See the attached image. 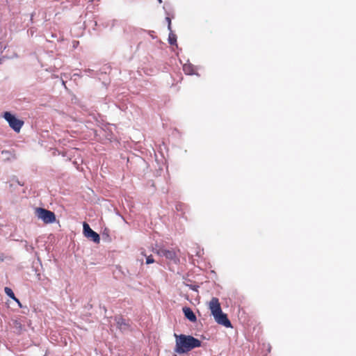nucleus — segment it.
I'll return each mask as SVG.
<instances>
[{
  "label": "nucleus",
  "mask_w": 356,
  "mask_h": 356,
  "mask_svg": "<svg viewBox=\"0 0 356 356\" xmlns=\"http://www.w3.org/2000/svg\"><path fill=\"white\" fill-rule=\"evenodd\" d=\"M190 289H191L193 291H197V289H198V286L190 285Z\"/></svg>",
  "instance_id": "nucleus-13"
},
{
  "label": "nucleus",
  "mask_w": 356,
  "mask_h": 356,
  "mask_svg": "<svg viewBox=\"0 0 356 356\" xmlns=\"http://www.w3.org/2000/svg\"><path fill=\"white\" fill-rule=\"evenodd\" d=\"M17 183H18V184H19V185H21V186H23V185H24V184H23V183H22V184H21V183H20L19 181H17Z\"/></svg>",
  "instance_id": "nucleus-16"
},
{
  "label": "nucleus",
  "mask_w": 356,
  "mask_h": 356,
  "mask_svg": "<svg viewBox=\"0 0 356 356\" xmlns=\"http://www.w3.org/2000/svg\"><path fill=\"white\" fill-rule=\"evenodd\" d=\"M15 300V302H17V303H18V305H19L20 307H22V305H21V303H20L19 300L17 298H16V300Z\"/></svg>",
  "instance_id": "nucleus-14"
},
{
  "label": "nucleus",
  "mask_w": 356,
  "mask_h": 356,
  "mask_svg": "<svg viewBox=\"0 0 356 356\" xmlns=\"http://www.w3.org/2000/svg\"><path fill=\"white\" fill-rule=\"evenodd\" d=\"M159 256L165 257L167 259L177 264L179 259L177 257V252L175 250H167L164 248H159L155 252Z\"/></svg>",
  "instance_id": "nucleus-5"
},
{
  "label": "nucleus",
  "mask_w": 356,
  "mask_h": 356,
  "mask_svg": "<svg viewBox=\"0 0 356 356\" xmlns=\"http://www.w3.org/2000/svg\"><path fill=\"white\" fill-rule=\"evenodd\" d=\"M35 215L47 224L54 222L56 220L54 213L43 208H36Z\"/></svg>",
  "instance_id": "nucleus-4"
},
{
  "label": "nucleus",
  "mask_w": 356,
  "mask_h": 356,
  "mask_svg": "<svg viewBox=\"0 0 356 356\" xmlns=\"http://www.w3.org/2000/svg\"><path fill=\"white\" fill-rule=\"evenodd\" d=\"M209 307L217 323L225 327H232V323L227 314L222 312L219 300L217 298H211L209 303Z\"/></svg>",
  "instance_id": "nucleus-2"
},
{
  "label": "nucleus",
  "mask_w": 356,
  "mask_h": 356,
  "mask_svg": "<svg viewBox=\"0 0 356 356\" xmlns=\"http://www.w3.org/2000/svg\"><path fill=\"white\" fill-rule=\"evenodd\" d=\"M3 118L8 122L9 126L16 132H19L24 122L17 119L15 115H12L10 112H5Z\"/></svg>",
  "instance_id": "nucleus-3"
},
{
  "label": "nucleus",
  "mask_w": 356,
  "mask_h": 356,
  "mask_svg": "<svg viewBox=\"0 0 356 356\" xmlns=\"http://www.w3.org/2000/svg\"><path fill=\"white\" fill-rule=\"evenodd\" d=\"M154 262V259H153L152 255L147 256L146 258V264H150Z\"/></svg>",
  "instance_id": "nucleus-10"
},
{
  "label": "nucleus",
  "mask_w": 356,
  "mask_h": 356,
  "mask_svg": "<svg viewBox=\"0 0 356 356\" xmlns=\"http://www.w3.org/2000/svg\"><path fill=\"white\" fill-rule=\"evenodd\" d=\"M167 19L169 21V25H168V27L170 28V24H171V22H170V19L168 17Z\"/></svg>",
  "instance_id": "nucleus-15"
},
{
  "label": "nucleus",
  "mask_w": 356,
  "mask_h": 356,
  "mask_svg": "<svg viewBox=\"0 0 356 356\" xmlns=\"http://www.w3.org/2000/svg\"><path fill=\"white\" fill-rule=\"evenodd\" d=\"M183 312L185 315V316L191 322H195L197 320L195 314L193 313V312L191 310L189 307H184L183 308Z\"/></svg>",
  "instance_id": "nucleus-7"
},
{
  "label": "nucleus",
  "mask_w": 356,
  "mask_h": 356,
  "mask_svg": "<svg viewBox=\"0 0 356 356\" xmlns=\"http://www.w3.org/2000/svg\"><path fill=\"white\" fill-rule=\"evenodd\" d=\"M4 291L8 296H9L13 300H16V297L10 288L5 287Z\"/></svg>",
  "instance_id": "nucleus-8"
},
{
  "label": "nucleus",
  "mask_w": 356,
  "mask_h": 356,
  "mask_svg": "<svg viewBox=\"0 0 356 356\" xmlns=\"http://www.w3.org/2000/svg\"><path fill=\"white\" fill-rule=\"evenodd\" d=\"M175 42H176V39H175V38L174 36H173V37H171V36L170 35V37H169V42H170V44H174L175 43Z\"/></svg>",
  "instance_id": "nucleus-12"
},
{
  "label": "nucleus",
  "mask_w": 356,
  "mask_h": 356,
  "mask_svg": "<svg viewBox=\"0 0 356 356\" xmlns=\"http://www.w3.org/2000/svg\"><path fill=\"white\" fill-rule=\"evenodd\" d=\"M0 260L3 261V259H2V257H0Z\"/></svg>",
  "instance_id": "nucleus-17"
},
{
  "label": "nucleus",
  "mask_w": 356,
  "mask_h": 356,
  "mask_svg": "<svg viewBox=\"0 0 356 356\" xmlns=\"http://www.w3.org/2000/svg\"><path fill=\"white\" fill-rule=\"evenodd\" d=\"M175 337L176 338L175 352L178 354L188 353L195 348L200 347L202 344L200 340L191 335L175 334Z\"/></svg>",
  "instance_id": "nucleus-1"
},
{
  "label": "nucleus",
  "mask_w": 356,
  "mask_h": 356,
  "mask_svg": "<svg viewBox=\"0 0 356 356\" xmlns=\"http://www.w3.org/2000/svg\"><path fill=\"white\" fill-rule=\"evenodd\" d=\"M13 325L15 327L19 328L20 330L22 329V324L17 320L13 321Z\"/></svg>",
  "instance_id": "nucleus-11"
},
{
  "label": "nucleus",
  "mask_w": 356,
  "mask_h": 356,
  "mask_svg": "<svg viewBox=\"0 0 356 356\" xmlns=\"http://www.w3.org/2000/svg\"><path fill=\"white\" fill-rule=\"evenodd\" d=\"M158 1H159V3H161V2H162V1H161V0H158Z\"/></svg>",
  "instance_id": "nucleus-18"
},
{
  "label": "nucleus",
  "mask_w": 356,
  "mask_h": 356,
  "mask_svg": "<svg viewBox=\"0 0 356 356\" xmlns=\"http://www.w3.org/2000/svg\"><path fill=\"white\" fill-rule=\"evenodd\" d=\"M183 70L184 72L187 74H193L194 73V70L191 65H184Z\"/></svg>",
  "instance_id": "nucleus-9"
},
{
  "label": "nucleus",
  "mask_w": 356,
  "mask_h": 356,
  "mask_svg": "<svg viewBox=\"0 0 356 356\" xmlns=\"http://www.w3.org/2000/svg\"><path fill=\"white\" fill-rule=\"evenodd\" d=\"M83 233L86 237L90 238L96 243H99L100 241L99 235L94 232L86 222L83 223Z\"/></svg>",
  "instance_id": "nucleus-6"
}]
</instances>
